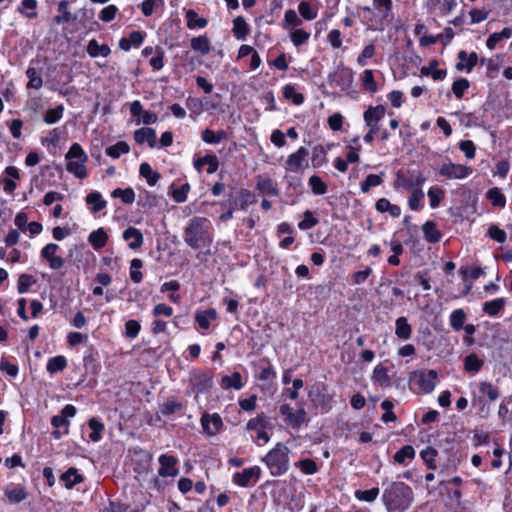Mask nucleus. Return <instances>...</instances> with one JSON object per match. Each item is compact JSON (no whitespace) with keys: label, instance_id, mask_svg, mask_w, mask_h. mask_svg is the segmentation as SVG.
Returning <instances> with one entry per match:
<instances>
[{"label":"nucleus","instance_id":"obj_60","mask_svg":"<svg viewBox=\"0 0 512 512\" xmlns=\"http://www.w3.org/2000/svg\"><path fill=\"white\" fill-rule=\"evenodd\" d=\"M362 84L366 90H368L370 92H376L377 84L374 80V75H373L372 70L367 69L363 72Z\"/></svg>","mask_w":512,"mask_h":512},{"label":"nucleus","instance_id":"obj_41","mask_svg":"<svg viewBox=\"0 0 512 512\" xmlns=\"http://www.w3.org/2000/svg\"><path fill=\"white\" fill-rule=\"evenodd\" d=\"M86 202L91 206L94 212L102 210L106 206V201L102 199V196L98 192H92L87 195Z\"/></svg>","mask_w":512,"mask_h":512},{"label":"nucleus","instance_id":"obj_49","mask_svg":"<svg viewBox=\"0 0 512 512\" xmlns=\"http://www.w3.org/2000/svg\"><path fill=\"white\" fill-rule=\"evenodd\" d=\"M143 266L142 260L135 258L131 261L130 264V278L134 283H140L142 281L143 275L140 269Z\"/></svg>","mask_w":512,"mask_h":512},{"label":"nucleus","instance_id":"obj_7","mask_svg":"<svg viewBox=\"0 0 512 512\" xmlns=\"http://www.w3.org/2000/svg\"><path fill=\"white\" fill-rule=\"evenodd\" d=\"M256 190L262 196L279 197L280 195L277 183L268 175L256 177Z\"/></svg>","mask_w":512,"mask_h":512},{"label":"nucleus","instance_id":"obj_19","mask_svg":"<svg viewBox=\"0 0 512 512\" xmlns=\"http://www.w3.org/2000/svg\"><path fill=\"white\" fill-rule=\"evenodd\" d=\"M204 165H208L207 173L213 174L217 171L219 167V162L215 155L210 154L205 155L202 158H198L197 160L194 161V167L197 170H200Z\"/></svg>","mask_w":512,"mask_h":512},{"label":"nucleus","instance_id":"obj_50","mask_svg":"<svg viewBox=\"0 0 512 512\" xmlns=\"http://www.w3.org/2000/svg\"><path fill=\"white\" fill-rule=\"evenodd\" d=\"M379 495V488L374 487L369 490H357L355 491V497L360 501L374 502Z\"/></svg>","mask_w":512,"mask_h":512},{"label":"nucleus","instance_id":"obj_34","mask_svg":"<svg viewBox=\"0 0 512 512\" xmlns=\"http://www.w3.org/2000/svg\"><path fill=\"white\" fill-rule=\"evenodd\" d=\"M139 173L144 177L150 186H154L160 178V174L152 170L148 163H142L139 168Z\"/></svg>","mask_w":512,"mask_h":512},{"label":"nucleus","instance_id":"obj_3","mask_svg":"<svg viewBox=\"0 0 512 512\" xmlns=\"http://www.w3.org/2000/svg\"><path fill=\"white\" fill-rule=\"evenodd\" d=\"M289 448L283 443L276 446L267 453L262 461L267 465L271 475L281 476L289 469Z\"/></svg>","mask_w":512,"mask_h":512},{"label":"nucleus","instance_id":"obj_12","mask_svg":"<svg viewBox=\"0 0 512 512\" xmlns=\"http://www.w3.org/2000/svg\"><path fill=\"white\" fill-rule=\"evenodd\" d=\"M260 473L261 469L259 466L246 468L242 472L235 473L233 476V481L238 486L247 487L251 481L254 483L258 481Z\"/></svg>","mask_w":512,"mask_h":512},{"label":"nucleus","instance_id":"obj_32","mask_svg":"<svg viewBox=\"0 0 512 512\" xmlns=\"http://www.w3.org/2000/svg\"><path fill=\"white\" fill-rule=\"evenodd\" d=\"M66 366V358L62 355H58L48 360L46 369L50 374H55L57 372L63 371L66 368Z\"/></svg>","mask_w":512,"mask_h":512},{"label":"nucleus","instance_id":"obj_27","mask_svg":"<svg viewBox=\"0 0 512 512\" xmlns=\"http://www.w3.org/2000/svg\"><path fill=\"white\" fill-rule=\"evenodd\" d=\"M506 300L504 298H497L487 301L483 304L482 310L489 316H496L504 308Z\"/></svg>","mask_w":512,"mask_h":512},{"label":"nucleus","instance_id":"obj_21","mask_svg":"<svg viewBox=\"0 0 512 512\" xmlns=\"http://www.w3.org/2000/svg\"><path fill=\"white\" fill-rule=\"evenodd\" d=\"M437 65H438L437 60L430 61L429 66H423L420 69L421 75L422 76H429V75H431V77L434 80H443L446 77V75H447V71L443 70V69H435V67Z\"/></svg>","mask_w":512,"mask_h":512},{"label":"nucleus","instance_id":"obj_54","mask_svg":"<svg viewBox=\"0 0 512 512\" xmlns=\"http://www.w3.org/2000/svg\"><path fill=\"white\" fill-rule=\"evenodd\" d=\"M26 75L29 79L27 84L28 88L40 89L43 85V80L40 76L37 75V71L35 68L29 67L26 71Z\"/></svg>","mask_w":512,"mask_h":512},{"label":"nucleus","instance_id":"obj_44","mask_svg":"<svg viewBox=\"0 0 512 512\" xmlns=\"http://www.w3.org/2000/svg\"><path fill=\"white\" fill-rule=\"evenodd\" d=\"M37 7L36 0H23L18 11L25 14L27 18L34 19L37 17V13L34 11Z\"/></svg>","mask_w":512,"mask_h":512},{"label":"nucleus","instance_id":"obj_30","mask_svg":"<svg viewBox=\"0 0 512 512\" xmlns=\"http://www.w3.org/2000/svg\"><path fill=\"white\" fill-rule=\"evenodd\" d=\"M376 209L379 212H388L392 217H399L401 209L395 204H391L389 200L381 198L376 202Z\"/></svg>","mask_w":512,"mask_h":512},{"label":"nucleus","instance_id":"obj_29","mask_svg":"<svg viewBox=\"0 0 512 512\" xmlns=\"http://www.w3.org/2000/svg\"><path fill=\"white\" fill-rule=\"evenodd\" d=\"M87 52L91 57L99 55L107 57L110 54V48L106 44L99 45L95 39H92L88 42Z\"/></svg>","mask_w":512,"mask_h":512},{"label":"nucleus","instance_id":"obj_24","mask_svg":"<svg viewBox=\"0 0 512 512\" xmlns=\"http://www.w3.org/2000/svg\"><path fill=\"white\" fill-rule=\"evenodd\" d=\"M395 334L403 340H407L411 337L412 328L407 321L406 317H399L395 323Z\"/></svg>","mask_w":512,"mask_h":512},{"label":"nucleus","instance_id":"obj_33","mask_svg":"<svg viewBox=\"0 0 512 512\" xmlns=\"http://www.w3.org/2000/svg\"><path fill=\"white\" fill-rule=\"evenodd\" d=\"M372 380L382 386H388L390 383L388 369L382 364H378L373 370Z\"/></svg>","mask_w":512,"mask_h":512},{"label":"nucleus","instance_id":"obj_31","mask_svg":"<svg viewBox=\"0 0 512 512\" xmlns=\"http://www.w3.org/2000/svg\"><path fill=\"white\" fill-rule=\"evenodd\" d=\"M465 320H466V313L461 308L452 311V313L449 317L450 326L455 331H459L463 328Z\"/></svg>","mask_w":512,"mask_h":512},{"label":"nucleus","instance_id":"obj_42","mask_svg":"<svg viewBox=\"0 0 512 512\" xmlns=\"http://www.w3.org/2000/svg\"><path fill=\"white\" fill-rule=\"evenodd\" d=\"M326 149L322 145H317L314 147L312 152V165L314 167H321L327 161L326 159Z\"/></svg>","mask_w":512,"mask_h":512},{"label":"nucleus","instance_id":"obj_59","mask_svg":"<svg viewBox=\"0 0 512 512\" xmlns=\"http://www.w3.org/2000/svg\"><path fill=\"white\" fill-rule=\"evenodd\" d=\"M309 185L313 193L317 195L325 194L327 191L326 184L322 181V179L319 176H311L309 179Z\"/></svg>","mask_w":512,"mask_h":512},{"label":"nucleus","instance_id":"obj_11","mask_svg":"<svg viewBox=\"0 0 512 512\" xmlns=\"http://www.w3.org/2000/svg\"><path fill=\"white\" fill-rule=\"evenodd\" d=\"M59 246L55 243L47 244L41 251V256L49 263V267L53 270H59L64 266V259L57 256Z\"/></svg>","mask_w":512,"mask_h":512},{"label":"nucleus","instance_id":"obj_9","mask_svg":"<svg viewBox=\"0 0 512 512\" xmlns=\"http://www.w3.org/2000/svg\"><path fill=\"white\" fill-rule=\"evenodd\" d=\"M309 151L305 147H300L295 153L288 156L286 160L287 168L291 171L297 172L303 170L308 166L307 157Z\"/></svg>","mask_w":512,"mask_h":512},{"label":"nucleus","instance_id":"obj_23","mask_svg":"<svg viewBox=\"0 0 512 512\" xmlns=\"http://www.w3.org/2000/svg\"><path fill=\"white\" fill-rule=\"evenodd\" d=\"M107 239H108L107 233L104 231L103 228H99V229L91 232L88 237L89 243L96 250L104 247L106 245Z\"/></svg>","mask_w":512,"mask_h":512},{"label":"nucleus","instance_id":"obj_25","mask_svg":"<svg viewBox=\"0 0 512 512\" xmlns=\"http://www.w3.org/2000/svg\"><path fill=\"white\" fill-rule=\"evenodd\" d=\"M191 48L202 55H207L211 50V44L206 35H201L191 39Z\"/></svg>","mask_w":512,"mask_h":512},{"label":"nucleus","instance_id":"obj_46","mask_svg":"<svg viewBox=\"0 0 512 512\" xmlns=\"http://www.w3.org/2000/svg\"><path fill=\"white\" fill-rule=\"evenodd\" d=\"M415 456V450L410 445L403 446L400 450H398L394 455L395 462L399 464H403L406 459H413Z\"/></svg>","mask_w":512,"mask_h":512},{"label":"nucleus","instance_id":"obj_8","mask_svg":"<svg viewBox=\"0 0 512 512\" xmlns=\"http://www.w3.org/2000/svg\"><path fill=\"white\" fill-rule=\"evenodd\" d=\"M385 107L383 105L370 106L363 114L365 124L371 132L379 131V122L385 115Z\"/></svg>","mask_w":512,"mask_h":512},{"label":"nucleus","instance_id":"obj_6","mask_svg":"<svg viewBox=\"0 0 512 512\" xmlns=\"http://www.w3.org/2000/svg\"><path fill=\"white\" fill-rule=\"evenodd\" d=\"M438 173L448 179H463L472 173V169L468 166L448 161L442 164Z\"/></svg>","mask_w":512,"mask_h":512},{"label":"nucleus","instance_id":"obj_16","mask_svg":"<svg viewBox=\"0 0 512 512\" xmlns=\"http://www.w3.org/2000/svg\"><path fill=\"white\" fill-rule=\"evenodd\" d=\"M362 10L367 13L375 10L382 19H386L392 10V0H373V7L364 6Z\"/></svg>","mask_w":512,"mask_h":512},{"label":"nucleus","instance_id":"obj_51","mask_svg":"<svg viewBox=\"0 0 512 512\" xmlns=\"http://www.w3.org/2000/svg\"><path fill=\"white\" fill-rule=\"evenodd\" d=\"M283 96L286 99H291L295 105H300L304 102V96L301 93H298L292 85H286L283 88Z\"/></svg>","mask_w":512,"mask_h":512},{"label":"nucleus","instance_id":"obj_17","mask_svg":"<svg viewBox=\"0 0 512 512\" xmlns=\"http://www.w3.org/2000/svg\"><path fill=\"white\" fill-rule=\"evenodd\" d=\"M134 140L140 145L147 142L151 148H154L156 146V131L152 128L138 129L134 132Z\"/></svg>","mask_w":512,"mask_h":512},{"label":"nucleus","instance_id":"obj_57","mask_svg":"<svg viewBox=\"0 0 512 512\" xmlns=\"http://www.w3.org/2000/svg\"><path fill=\"white\" fill-rule=\"evenodd\" d=\"M469 86L470 83L467 79L460 78L452 84V92L458 99H461Z\"/></svg>","mask_w":512,"mask_h":512},{"label":"nucleus","instance_id":"obj_63","mask_svg":"<svg viewBox=\"0 0 512 512\" xmlns=\"http://www.w3.org/2000/svg\"><path fill=\"white\" fill-rule=\"evenodd\" d=\"M382 183V179L379 175L370 174L366 177V179L361 182V190L366 193L370 190L371 187L378 186Z\"/></svg>","mask_w":512,"mask_h":512},{"label":"nucleus","instance_id":"obj_43","mask_svg":"<svg viewBox=\"0 0 512 512\" xmlns=\"http://www.w3.org/2000/svg\"><path fill=\"white\" fill-rule=\"evenodd\" d=\"M65 158L67 160H82L87 161L88 157L85 154L84 150L78 143H73L71 147L69 148L68 152L65 155Z\"/></svg>","mask_w":512,"mask_h":512},{"label":"nucleus","instance_id":"obj_5","mask_svg":"<svg viewBox=\"0 0 512 512\" xmlns=\"http://www.w3.org/2000/svg\"><path fill=\"white\" fill-rule=\"evenodd\" d=\"M189 382L196 396L200 393L208 392L213 384V377L210 372L193 370L189 375Z\"/></svg>","mask_w":512,"mask_h":512},{"label":"nucleus","instance_id":"obj_64","mask_svg":"<svg viewBox=\"0 0 512 512\" xmlns=\"http://www.w3.org/2000/svg\"><path fill=\"white\" fill-rule=\"evenodd\" d=\"M459 149L465 154L468 159L475 157L476 147L471 140H462L459 143Z\"/></svg>","mask_w":512,"mask_h":512},{"label":"nucleus","instance_id":"obj_4","mask_svg":"<svg viewBox=\"0 0 512 512\" xmlns=\"http://www.w3.org/2000/svg\"><path fill=\"white\" fill-rule=\"evenodd\" d=\"M184 240L188 246L195 250L209 248L212 238L204 226H186Z\"/></svg>","mask_w":512,"mask_h":512},{"label":"nucleus","instance_id":"obj_58","mask_svg":"<svg viewBox=\"0 0 512 512\" xmlns=\"http://www.w3.org/2000/svg\"><path fill=\"white\" fill-rule=\"evenodd\" d=\"M488 199L492 202L494 206L504 207L506 200L504 195L498 188H492L487 192Z\"/></svg>","mask_w":512,"mask_h":512},{"label":"nucleus","instance_id":"obj_38","mask_svg":"<svg viewBox=\"0 0 512 512\" xmlns=\"http://www.w3.org/2000/svg\"><path fill=\"white\" fill-rule=\"evenodd\" d=\"M5 495L10 503L16 504L24 501L27 498L25 489L21 486L14 487L5 491Z\"/></svg>","mask_w":512,"mask_h":512},{"label":"nucleus","instance_id":"obj_26","mask_svg":"<svg viewBox=\"0 0 512 512\" xmlns=\"http://www.w3.org/2000/svg\"><path fill=\"white\" fill-rule=\"evenodd\" d=\"M249 31V26L243 17L238 16L234 19L233 34L237 39L245 40L246 36L249 34Z\"/></svg>","mask_w":512,"mask_h":512},{"label":"nucleus","instance_id":"obj_28","mask_svg":"<svg viewBox=\"0 0 512 512\" xmlns=\"http://www.w3.org/2000/svg\"><path fill=\"white\" fill-rule=\"evenodd\" d=\"M85 162L86 161H82V160H76V161L68 160V162L66 164V170L69 173L74 174L77 178L83 179L87 176Z\"/></svg>","mask_w":512,"mask_h":512},{"label":"nucleus","instance_id":"obj_40","mask_svg":"<svg viewBox=\"0 0 512 512\" xmlns=\"http://www.w3.org/2000/svg\"><path fill=\"white\" fill-rule=\"evenodd\" d=\"M484 364L476 354H469L464 359V367L466 371L478 372Z\"/></svg>","mask_w":512,"mask_h":512},{"label":"nucleus","instance_id":"obj_53","mask_svg":"<svg viewBox=\"0 0 512 512\" xmlns=\"http://www.w3.org/2000/svg\"><path fill=\"white\" fill-rule=\"evenodd\" d=\"M438 452L436 449L432 447H427L426 449L422 450L420 452V456L423 459V461L427 464L428 468L435 469V458L437 456Z\"/></svg>","mask_w":512,"mask_h":512},{"label":"nucleus","instance_id":"obj_61","mask_svg":"<svg viewBox=\"0 0 512 512\" xmlns=\"http://www.w3.org/2000/svg\"><path fill=\"white\" fill-rule=\"evenodd\" d=\"M296 466L300 468V470L307 474L312 475L317 472V465L312 459H303L296 463Z\"/></svg>","mask_w":512,"mask_h":512},{"label":"nucleus","instance_id":"obj_45","mask_svg":"<svg viewBox=\"0 0 512 512\" xmlns=\"http://www.w3.org/2000/svg\"><path fill=\"white\" fill-rule=\"evenodd\" d=\"M112 197L121 198L124 203L131 204L135 200V192L132 188H117L112 192Z\"/></svg>","mask_w":512,"mask_h":512},{"label":"nucleus","instance_id":"obj_48","mask_svg":"<svg viewBox=\"0 0 512 512\" xmlns=\"http://www.w3.org/2000/svg\"><path fill=\"white\" fill-rule=\"evenodd\" d=\"M182 408H183L182 403L178 402L175 399H168L161 406V413L164 416H168V415H171V414L181 411Z\"/></svg>","mask_w":512,"mask_h":512},{"label":"nucleus","instance_id":"obj_2","mask_svg":"<svg viewBox=\"0 0 512 512\" xmlns=\"http://www.w3.org/2000/svg\"><path fill=\"white\" fill-rule=\"evenodd\" d=\"M500 396V392L491 382L482 381L476 385V390L472 391V405L478 407V414L486 418L490 414V406L486 403L494 402Z\"/></svg>","mask_w":512,"mask_h":512},{"label":"nucleus","instance_id":"obj_37","mask_svg":"<svg viewBox=\"0 0 512 512\" xmlns=\"http://www.w3.org/2000/svg\"><path fill=\"white\" fill-rule=\"evenodd\" d=\"M227 136L226 132L220 130L218 132H214L211 129H205L202 131V140L208 144H217Z\"/></svg>","mask_w":512,"mask_h":512},{"label":"nucleus","instance_id":"obj_47","mask_svg":"<svg viewBox=\"0 0 512 512\" xmlns=\"http://www.w3.org/2000/svg\"><path fill=\"white\" fill-rule=\"evenodd\" d=\"M88 426L92 430L90 435H89V438L93 442L99 441L101 439V432L104 429V425L99 420H97L96 418H91L88 421Z\"/></svg>","mask_w":512,"mask_h":512},{"label":"nucleus","instance_id":"obj_22","mask_svg":"<svg viewBox=\"0 0 512 512\" xmlns=\"http://www.w3.org/2000/svg\"><path fill=\"white\" fill-rule=\"evenodd\" d=\"M221 386L224 389L240 390L243 387L242 377L239 372H234L232 375H224L221 379Z\"/></svg>","mask_w":512,"mask_h":512},{"label":"nucleus","instance_id":"obj_52","mask_svg":"<svg viewBox=\"0 0 512 512\" xmlns=\"http://www.w3.org/2000/svg\"><path fill=\"white\" fill-rule=\"evenodd\" d=\"M64 107L62 105L53 109H48L44 115V121L47 124H54L62 118Z\"/></svg>","mask_w":512,"mask_h":512},{"label":"nucleus","instance_id":"obj_15","mask_svg":"<svg viewBox=\"0 0 512 512\" xmlns=\"http://www.w3.org/2000/svg\"><path fill=\"white\" fill-rule=\"evenodd\" d=\"M437 372L435 370H429L427 372H421L418 376V385L425 393H430L436 386Z\"/></svg>","mask_w":512,"mask_h":512},{"label":"nucleus","instance_id":"obj_36","mask_svg":"<svg viewBox=\"0 0 512 512\" xmlns=\"http://www.w3.org/2000/svg\"><path fill=\"white\" fill-rule=\"evenodd\" d=\"M129 151L130 147L125 141H119L116 144L106 148V154L113 159H117L122 154H127Z\"/></svg>","mask_w":512,"mask_h":512},{"label":"nucleus","instance_id":"obj_20","mask_svg":"<svg viewBox=\"0 0 512 512\" xmlns=\"http://www.w3.org/2000/svg\"><path fill=\"white\" fill-rule=\"evenodd\" d=\"M61 480L64 482L67 489H72L75 485L83 482L84 478L78 473L75 467H70L61 475Z\"/></svg>","mask_w":512,"mask_h":512},{"label":"nucleus","instance_id":"obj_14","mask_svg":"<svg viewBox=\"0 0 512 512\" xmlns=\"http://www.w3.org/2000/svg\"><path fill=\"white\" fill-rule=\"evenodd\" d=\"M75 414H76V407L71 405V404H67L62 409L60 415H54L51 418V424H52L53 427H55L57 429H59L61 427H64L65 428L64 433L68 434V432H69V430H68V426H69L68 418L74 417Z\"/></svg>","mask_w":512,"mask_h":512},{"label":"nucleus","instance_id":"obj_55","mask_svg":"<svg viewBox=\"0 0 512 512\" xmlns=\"http://www.w3.org/2000/svg\"><path fill=\"white\" fill-rule=\"evenodd\" d=\"M307 413L304 408L298 409L296 412H293L288 424L292 426L293 428H299L304 422L307 421L306 419Z\"/></svg>","mask_w":512,"mask_h":512},{"label":"nucleus","instance_id":"obj_13","mask_svg":"<svg viewBox=\"0 0 512 512\" xmlns=\"http://www.w3.org/2000/svg\"><path fill=\"white\" fill-rule=\"evenodd\" d=\"M158 460L160 463L158 474L161 477H175L179 474V470L176 468L177 458L172 455L162 454Z\"/></svg>","mask_w":512,"mask_h":512},{"label":"nucleus","instance_id":"obj_39","mask_svg":"<svg viewBox=\"0 0 512 512\" xmlns=\"http://www.w3.org/2000/svg\"><path fill=\"white\" fill-rule=\"evenodd\" d=\"M187 26L190 29L203 28L207 25V20L201 18L194 10H188L186 12Z\"/></svg>","mask_w":512,"mask_h":512},{"label":"nucleus","instance_id":"obj_62","mask_svg":"<svg viewBox=\"0 0 512 512\" xmlns=\"http://www.w3.org/2000/svg\"><path fill=\"white\" fill-rule=\"evenodd\" d=\"M35 282L32 276L21 274L18 278L17 289L20 294L26 293L30 286Z\"/></svg>","mask_w":512,"mask_h":512},{"label":"nucleus","instance_id":"obj_10","mask_svg":"<svg viewBox=\"0 0 512 512\" xmlns=\"http://www.w3.org/2000/svg\"><path fill=\"white\" fill-rule=\"evenodd\" d=\"M201 425H202L203 431L208 436H214L223 427V422L218 413H213V414L204 413L201 417Z\"/></svg>","mask_w":512,"mask_h":512},{"label":"nucleus","instance_id":"obj_56","mask_svg":"<svg viewBox=\"0 0 512 512\" xmlns=\"http://www.w3.org/2000/svg\"><path fill=\"white\" fill-rule=\"evenodd\" d=\"M422 231L429 243H436L441 239L442 234L436 226H422Z\"/></svg>","mask_w":512,"mask_h":512},{"label":"nucleus","instance_id":"obj_1","mask_svg":"<svg viewBox=\"0 0 512 512\" xmlns=\"http://www.w3.org/2000/svg\"><path fill=\"white\" fill-rule=\"evenodd\" d=\"M413 499L412 489L404 482H392L382 494L387 512H404L411 506Z\"/></svg>","mask_w":512,"mask_h":512},{"label":"nucleus","instance_id":"obj_18","mask_svg":"<svg viewBox=\"0 0 512 512\" xmlns=\"http://www.w3.org/2000/svg\"><path fill=\"white\" fill-rule=\"evenodd\" d=\"M123 239L131 249H138L143 243L142 233L132 226L123 232Z\"/></svg>","mask_w":512,"mask_h":512},{"label":"nucleus","instance_id":"obj_35","mask_svg":"<svg viewBox=\"0 0 512 512\" xmlns=\"http://www.w3.org/2000/svg\"><path fill=\"white\" fill-rule=\"evenodd\" d=\"M58 11L61 13L60 15H57L54 18V21L57 24L61 23H68L71 21H75V17L71 15V13L68 11V1L63 0L58 3Z\"/></svg>","mask_w":512,"mask_h":512}]
</instances>
